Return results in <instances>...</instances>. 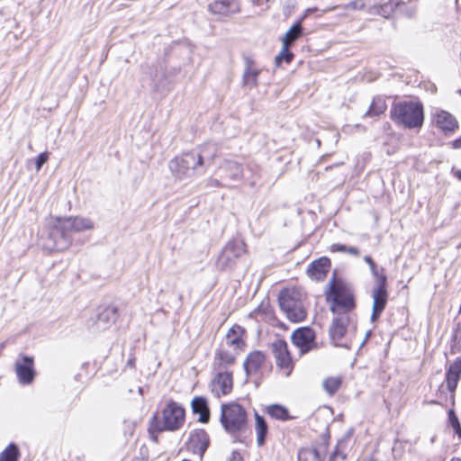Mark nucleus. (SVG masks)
Segmentation results:
<instances>
[{
    "mask_svg": "<svg viewBox=\"0 0 461 461\" xmlns=\"http://www.w3.org/2000/svg\"><path fill=\"white\" fill-rule=\"evenodd\" d=\"M365 7L364 0H353L345 5L346 10H361Z\"/></svg>",
    "mask_w": 461,
    "mask_h": 461,
    "instance_id": "obj_38",
    "label": "nucleus"
},
{
    "mask_svg": "<svg viewBox=\"0 0 461 461\" xmlns=\"http://www.w3.org/2000/svg\"><path fill=\"white\" fill-rule=\"evenodd\" d=\"M236 354L230 352L224 348L217 351L214 360V369L217 371H224L229 366L234 364Z\"/></svg>",
    "mask_w": 461,
    "mask_h": 461,
    "instance_id": "obj_25",
    "label": "nucleus"
},
{
    "mask_svg": "<svg viewBox=\"0 0 461 461\" xmlns=\"http://www.w3.org/2000/svg\"><path fill=\"white\" fill-rule=\"evenodd\" d=\"M267 366L266 355L259 350L250 352L243 363V367L248 376L261 375Z\"/></svg>",
    "mask_w": 461,
    "mask_h": 461,
    "instance_id": "obj_14",
    "label": "nucleus"
},
{
    "mask_svg": "<svg viewBox=\"0 0 461 461\" xmlns=\"http://www.w3.org/2000/svg\"><path fill=\"white\" fill-rule=\"evenodd\" d=\"M94 224L84 217H56L43 247L50 251H64L72 243V234L93 229Z\"/></svg>",
    "mask_w": 461,
    "mask_h": 461,
    "instance_id": "obj_1",
    "label": "nucleus"
},
{
    "mask_svg": "<svg viewBox=\"0 0 461 461\" xmlns=\"http://www.w3.org/2000/svg\"><path fill=\"white\" fill-rule=\"evenodd\" d=\"M347 246L342 244H332L330 246V250L333 252H346Z\"/></svg>",
    "mask_w": 461,
    "mask_h": 461,
    "instance_id": "obj_40",
    "label": "nucleus"
},
{
    "mask_svg": "<svg viewBox=\"0 0 461 461\" xmlns=\"http://www.w3.org/2000/svg\"><path fill=\"white\" fill-rule=\"evenodd\" d=\"M432 122L445 133L453 132L458 126L454 115L440 109H436L433 112Z\"/></svg>",
    "mask_w": 461,
    "mask_h": 461,
    "instance_id": "obj_15",
    "label": "nucleus"
},
{
    "mask_svg": "<svg viewBox=\"0 0 461 461\" xmlns=\"http://www.w3.org/2000/svg\"><path fill=\"white\" fill-rule=\"evenodd\" d=\"M341 378L339 376L328 377L323 380L322 387L330 395L334 394L341 385Z\"/></svg>",
    "mask_w": 461,
    "mask_h": 461,
    "instance_id": "obj_32",
    "label": "nucleus"
},
{
    "mask_svg": "<svg viewBox=\"0 0 461 461\" xmlns=\"http://www.w3.org/2000/svg\"><path fill=\"white\" fill-rule=\"evenodd\" d=\"M298 461H322L317 449L303 448L298 453Z\"/></svg>",
    "mask_w": 461,
    "mask_h": 461,
    "instance_id": "obj_33",
    "label": "nucleus"
},
{
    "mask_svg": "<svg viewBox=\"0 0 461 461\" xmlns=\"http://www.w3.org/2000/svg\"><path fill=\"white\" fill-rule=\"evenodd\" d=\"M398 5V2H393V1H390L389 3H386L384 5V6L382 7V9L386 12L388 8H390L391 10H393V5Z\"/></svg>",
    "mask_w": 461,
    "mask_h": 461,
    "instance_id": "obj_46",
    "label": "nucleus"
},
{
    "mask_svg": "<svg viewBox=\"0 0 461 461\" xmlns=\"http://www.w3.org/2000/svg\"><path fill=\"white\" fill-rule=\"evenodd\" d=\"M303 32L301 22L295 23L283 36L282 45L292 46L299 39Z\"/></svg>",
    "mask_w": 461,
    "mask_h": 461,
    "instance_id": "obj_27",
    "label": "nucleus"
},
{
    "mask_svg": "<svg viewBox=\"0 0 461 461\" xmlns=\"http://www.w3.org/2000/svg\"><path fill=\"white\" fill-rule=\"evenodd\" d=\"M370 270H371V272H372L373 276H375V277L377 278V284H378V283H379V277H380L381 276H384V274H381V275L379 274V272H378V269H377V267H376L375 263L374 264V267H370Z\"/></svg>",
    "mask_w": 461,
    "mask_h": 461,
    "instance_id": "obj_44",
    "label": "nucleus"
},
{
    "mask_svg": "<svg viewBox=\"0 0 461 461\" xmlns=\"http://www.w3.org/2000/svg\"><path fill=\"white\" fill-rule=\"evenodd\" d=\"M315 334L310 328H300L292 335L293 343L298 347L302 353L308 352L314 342Z\"/></svg>",
    "mask_w": 461,
    "mask_h": 461,
    "instance_id": "obj_16",
    "label": "nucleus"
},
{
    "mask_svg": "<svg viewBox=\"0 0 461 461\" xmlns=\"http://www.w3.org/2000/svg\"><path fill=\"white\" fill-rule=\"evenodd\" d=\"M271 350L277 367L288 376L293 370V360L287 343L277 339L271 344Z\"/></svg>",
    "mask_w": 461,
    "mask_h": 461,
    "instance_id": "obj_11",
    "label": "nucleus"
},
{
    "mask_svg": "<svg viewBox=\"0 0 461 461\" xmlns=\"http://www.w3.org/2000/svg\"><path fill=\"white\" fill-rule=\"evenodd\" d=\"M267 412L276 420H288L292 419L289 415L288 410L280 404H272L267 407Z\"/></svg>",
    "mask_w": 461,
    "mask_h": 461,
    "instance_id": "obj_31",
    "label": "nucleus"
},
{
    "mask_svg": "<svg viewBox=\"0 0 461 461\" xmlns=\"http://www.w3.org/2000/svg\"><path fill=\"white\" fill-rule=\"evenodd\" d=\"M458 93L461 95V90H459Z\"/></svg>",
    "mask_w": 461,
    "mask_h": 461,
    "instance_id": "obj_52",
    "label": "nucleus"
},
{
    "mask_svg": "<svg viewBox=\"0 0 461 461\" xmlns=\"http://www.w3.org/2000/svg\"><path fill=\"white\" fill-rule=\"evenodd\" d=\"M448 421L455 432L461 437V425L454 410L448 411Z\"/></svg>",
    "mask_w": 461,
    "mask_h": 461,
    "instance_id": "obj_37",
    "label": "nucleus"
},
{
    "mask_svg": "<svg viewBox=\"0 0 461 461\" xmlns=\"http://www.w3.org/2000/svg\"><path fill=\"white\" fill-rule=\"evenodd\" d=\"M19 449L15 444H10L0 453V461H18Z\"/></svg>",
    "mask_w": 461,
    "mask_h": 461,
    "instance_id": "obj_34",
    "label": "nucleus"
},
{
    "mask_svg": "<svg viewBox=\"0 0 461 461\" xmlns=\"http://www.w3.org/2000/svg\"><path fill=\"white\" fill-rule=\"evenodd\" d=\"M245 252V244L241 241H230L222 249L217 258V266L224 270L235 265L236 259Z\"/></svg>",
    "mask_w": 461,
    "mask_h": 461,
    "instance_id": "obj_10",
    "label": "nucleus"
},
{
    "mask_svg": "<svg viewBox=\"0 0 461 461\" xmlns=\"http://www.w3.org/2000/svg\"><path fill=\"white\" fill-rule=\"evenodd\" d=\"M244 71L242 74V85L248 88H255L258 85V77L261 69L255 66L254 60L250 57H244Z\"/></svg>",
    "mask_w": 461,
    "mask_h": 461,
    "instance_id": "obj_18",
    "label": "nucleus"
},
{
    "mask_svg": "<svg viewBox=\"0 0 461 461\" xmlns=\"http://www.w3.org/2000/svg\"><path fill=\"white\" fill-rule=\"evenodd\" d=\"M373 308H372V321H376L381 313L384 312L387 303V291H386V276H381L379 283L374 287L372 291Z\"/></svg>",
    "mask_w": 461,
    "mask_h": 461,
    "instance_id": "obj_12",
    "label": "nucleus"
},
{
    "mask_svg": "<svg viewBox=\"0 0 461 461\" xmlns=\"http://www.w3.org/2000/svg\"><path fill=\"white\" fill-rule=\"evenodd\" d=\"M48 158V152H42L37 157L35 161V167L37 171H39L41 168V167L47 162Z\"/></svg>",
    "mask_w": 461,
    "mask_h": 461,
    "instance_id": "obj_39",
    "label": "nucleus"
},
{
    "mask_svg": "<svg viewBox=\"0 0 461 461\" xmlns=\"http://www.w3.org/2000/svg\"><path fill=\"white\" fill-rule=\"evenodd\" d=\"M290 46L283 45L280 53L276 57V63L280 65L283 60L290 63L294 58V54L289 50Z\"/></svg>",
    "mask_w": 461,
    "mask_h": 461,
    "instance_id": "obj_36",
    "label": "nucleus"
},
{
    "mask_svg": "<svg viewBox=\"0 0 461 461\" xmlns=\"http://www.w3.org/2000/svg\"><path fill=\"white\" fill-rule=\"evenodd\" d=\"M330 267V261L328 258H320L313 261L308 267V276L316 281L323 280Z\"/></svg>",
    "mask_w": 461,
    "mask_h": 461,
    "instance_id": "obj_19",
    "label": "nucleus"
},
{
    "mask_svg": "<svg viewBox=\"0 0 461 461\" xmlns=\"http://www.w3.org/2000/svg\"><path fill=\"white\" fill-rule=\"evenodd\" d=\"M342 443H343L342 441H339V442L338 443L337 447H336L335 451L333 452V455H332V456H330V461H333V460H334V458H335L337 456H340V452H339V447H340V445H341ZM341 456H342V458H345V457H346V456H345L344 454H341Z\"/></svg>",
    "mask_w": 461,
    "mask_h": 461,
    "instance_id": "obj_43",
    "label": "nucleus"
},
{
    "mask_svg": "<svg viewBox=\"0 0 461 461\" xmlns=\"http://www.w3.org/2000/svg\"><path fill=\"white\" fill-rule=\"evenodd\" d=\"M219 169L225 173V176H221L222 180L240 181L242 179V167L238 162L224 160Z\"/></svg>",
    "mask_w": 461,
    "mask_h": 461,
    "instance_id": "obj_22",
    "label": "nucleus"
},
{
    "mask_svg": "<svg viewBox=\"0 0 461 461\" xmlns=\"http://www.w3.org/2000/svg\"><path fill=\"white\" fill-rule=\"evenodd\" d=\"M209 185L216 186V187L229 186V185L227 183H221L218 179H212V178L209 180Z\"/></svg>",
    "mask_w": 461,
    "mask_h": 461,
    "instance_id": "obj_42",
    "label": "nucleus"
},
{
    "mask_svg": "<svg viewBox=\"0 0 461 461\" xmlns=\"http://www.w3.org/2000/svg\"><path fill=\"white\" fill-rule=\"evenodd\" d=\"M334 314L335 317L329 330L330 339L335 346L348 348V345L341 343V340L346 335L348 328L350 325H354L355 314L345 312H342V314Z\"/></svg>",
    "mask_w": 461,
    "mask_h": 461,
    "instance_id": "obj_8",
    "label": "nucleus"
},
{
    "mask_svg": "<svg viewBox=\"0 0 461 461\" xmlns=\"http://www.w3.org/2000/svg\"><path fill=\"white\" fill-rule=\"evenodd\" d=\"M14 367L20 384L29 385L34 381L36 370L32 357L20 354L14 361Z\"/></svg>",
    "mask_w": 461,
    "mask_h": 461,
    "instance_id": "obj_9",
    "label": "nucleus"
},
{
    "mask_svg": "<svg viewBox=\"0 0 461 461\" xmlns=\"http://www.w3.org/2000/svg\"><path fill=\"white\" fill-rule=\"evenodd\" d=\"M328 299L332 302L330 310L333 313H353L356 307L352 290L341 282L333 280L330 283Z\"/></svg>",
    "mask_w": 461,
    "mask_h": 461,
    "instance_id": "obj_5",
    "label": "nucleus"
},
{
    "mask_svg": "<svg viewBox=\"0 0 461 461\" xmlns=\"http://www.w3.org/2000/svg\"><path fill=\"white\" fill-rule=\"evenodd\" d=\"M363 461H375L373 458H366V459H364Z\"/></svg>",
    "mask_w": 461,
    "mask_h": 461,
    "instance_id": "obj_51",
    "label": "nucleus"
},
{
    "mask_svg": "<svg viewBox=\"0 0 461 461\" xmlns=\"http://www.w3.org/2000/svg\"><path fill=\"white\" fill-rule=\"evenodd\" d=\"M364 260L369 265V267H374L375 262L370 256H365Z\"/></svg>",
    "mask_w": 461,
    "mask_h": 461,
    "instance_id": "obj_47",
    "label": "nucleus"
},
{
    "mask_svg": "<svg viewBox=\"0 0 461 461\" xmlns=\"http://www.w3.org/2000/svg\"><path fill=\"white\" fill-rule=\"evenodd\" d=\"M390 116L396 124L403 128L419 130L424 122L423 105L420 102H398L392 106Z\"/></svg>",
    "mask_w": 461,
    "mask_h": 461,
    "instance_id": "obj_2",
    "label": "nucleus"
},
{
    "mask_svg": "<svg viewBox=\"0 0 461 461\" xmlns=\"http://www.w3.org/2000/svg\"><path fill=\"white\" fill-rule=\"evenodd\" d=\"M387 105L385 101L381 97H375L371 103L369 109L364 114V117H377L384 113Z\"/></svg>",
    "mask_w": 461,
    "mask_h": 461,
    "instance_id": "obj_29",
    "label": "nucleus"
},
{
    "mask_svg": "<svg viewBox=\"0 0 461 461\" xmlns=\"http://www.w3.org/2000/svg\"><path fill=\"white\" fill-rule=\"evenodd\" d=\"M455 176L456 177L461 181V170H457L456 173H455Z\"/></svg>",
    "mask_w": 461,
    "mask_h": 461,
    "instance_id": "obj_49",
    "label": "nucleus"
},
{
    "mask_svg": "<svg viewBox=\"0 0 461 461\" xmlns=\"http://www.w3.org/2000/svg\"><path fill=\"white\" fill-rule=\"evenodd\" d=\"M256 433H257V443L258 446H263L266 440V437L267 434V424L265 419L259 414L256 413Z\"/></svg>",
    "mask_w": 461,
    "mask_h": 461,
    "instance_id": "obj_28",
    "label": "nucleus"
},
{
    "mask_svg": "<svg viewBox=\"0 0 461 461\" xmlns=\"http://www.w3.org/2000/svg\"><path fill=\"white\" fill-rule=\"evenodd\" d=\"M346 252L356 257L359 256V250L355 247H347Z\"/></svg>",
    "mask_w": 461,
    "mask_h": 461,
    "instance_id": "obj_45",
    "label": "nucleus"
},
{
    "mask_svg": "<svg viewBox=\"0 0 461 461\" xmlns=\"http://www.w3.org/2000/svg\"><path fill=\"white\" fill-rule=\"evenodd\" d=\"M450 461H461L459 457H453Z\"/></svg>",
    "mask_w": 461,
    "mask_h": 461,
    "instance_id": "obj_50",
    "label": "nucleus"
},
{
    "mask_svg": "<svg viewBox=\"0 0 461 461\" xmlns=\"http://www.w3.org/2000/svg\"><path fill=\"white\" fill-rule=\"evenodd\" d=\"M221 423L230 433L240 432L247 426V412L244 408L235 402L223 404L220 418Z\"/></svg>",
    "mask_w": 461,
    "mask_h": 461,
    "instance_id": "obj_7",
    "label": "nucleus"
},
{
    "mask_svg": "<svg viewBox=\"0 0 461 461\" xmlns=\"http://www.w3.org/2000/svg\"><path fill=\"white\" fill-rule=\"evenodd\" d=\"M191 406L193 412L199 415V422L207 423L210 420V410L204 397L198 396L194 398Z\"/></svg>",
    "mask_w": 461,
    "mask_h": 461,
    "instance_id": "obj_24",
    "label": "nucleus"
},
{
    "mask_svg": "<svg viewBox=\"0 0 461 461\" xmlns=\"http://www.w3.org/2000/svg\"><path fill=\"white\" fill-rule=\"evenodd\" d=\"M461 375V358L456 359L450 365L447 369L446 380L447 386L450 392H454L456 388L457 382Z\"/></svg>",
    "mask_w": 461,
    "mask_h": 461,
    "instance_id": "obj_26",
    "label": "nucleus"
},
{
    "mask_svg": "<svg viewBox=\"0 0 461 461\" xmlns=\"http://www.w3.org/2000/svg\"><path fill=\"white\" fill-rule=\"evenodd\" d=\"M219 148L215 143H206L200 149V152L196 153L202 158V167L205 160L212 161L218 155Z\"/></svg>",
    "mask_w": 461,
    "mask_h": 461,
    "instance_id": "obj_30",
    "label": "nucleus"
},
{
    "mask_svg": "<svg viewBox=\"0 0 461 461\" xmlns=\"http://www.w3.org/2000/svg\"><path fill=\"white\" fill-rule=\"evenodd\" d=\"M118 318V310L114 306L100 308L96 319V327L99 330H105L115 322Z\"/></svg>",
    "mask_w": 461,
    "mask_h": 461,
    "instance_id": "obj_20",
    "label": "nucleus"
},
{
    "mask_svg": "<svg viewBox=\"0 0 461 461\" xmlns=\"http://www.w3.org/2000/svg\"><path fill=\"white\" fill-rule=\"evenodd\" d=\"M244 333L245 330L242 327L234 325L226 334L225 345L237 351L242 349L245 347Z\"/></svg>",
    "mask_w": 461,
    "mask_h": 461,
    "instance_id": "obj_21",
    "label": "nucleus"
},
{
    "mask_svg": "<svg viewBox=\"0 0 461 461\" xmlns=\"http://www.w3.org/2000/svg\"><path fill=\"white\" fill-rule=\"evenodd\" d=\"M453 148L461 149V137L459 139H456V140H454Z\"/></svg>",
    "mask_w": 461,
    "mask_h": 461,
    "instance_id": "obj_48",
    "label": "nucleus"
},
{
    "mask_svg": "<svg viewBox=\"0 0 461 461\" xmlns=\"http://www.w3.org/2000/svg\"><path fill=\"white\" fill-rule=\"evenodd\" d=\"M232 389V374L227 371H218L212 383V392L217 397L228 394Z\"/></svg>",
    "mask_w": 461,
    "mask_h": 461,
    "instance_id": "obj_17",
    "label": "nucleus"
},
{
    "mask_svg": "<svg viewBox=\"0 0 461 461\" xmlns=\"http://www.w3.org/2000/svg\"><path fill=\"white\" fill-rule=\"evenodd\" d=\"M209 10L212 14L227 16L238 13L239 6L235 0H219L211 4Z\"/></svg>",
    "mask_w": 461,
    "mask_h": 461,
    "instance_id": "obj_23",
    "label": "nucleus"
},
{
    "mask_svg": "<svg viewBox=\"0 0 461 461\" xmlns=\"http://www.w3.org/2000/svg\"><path fill=\"white\" fill-rule=\"evenodd\" d=\"M202 167V158L196 152L190 151L176 157L169 162V169L177 179L192 177Z\"/></svg>",
    "mask_w": 461,
    "mask_h": 461,
    "instance_id": "obj_6",
    "label": "nucleus"
},
{
    "mask_svg": "<svg viewBox=\"0 0 461 461\" xmlns=\"http://www.w3.org/2000/svg\"><path fill=\"white\" fill-rule=\"evenodd\" d=\"M210 444V438L204 429H198L190 432L186 447L189 451L199 456V460H203V456Z\"/></svg>",
    "mask_w": 461,
    "mask_h": 461,
    "instance_id": "obj_13",
    "label": "nucleus"
},
{
    "mask_svg": "<svg viewBox=\"0 0 461 461\" xmlns=\"http://www.w3.org/2000/svg\"><path fill=\"white\" fill-rule=\"evenodd\" d=\"M454 353L461 352V323L457 322L451 345Z\"/></svg>",
    "mask_w": 461,
    "mask_h": 461,
    "instance_id": "obj_35",
    "label": "nucleus"
},
{
    "mask_svg": "<svg viewBox=\"0 0 461 461\" xmlns=\"http://www.w3.org/2000/svg\"><path fill=\"white\" fill-rule=\"evenodd\" d=\"M161 419L154 415L149 422L150 432H161L164 430L176 431L185 423V411L177 402L169 401L161 412Z\"/></svg>",
    "mask_w": 461,
    "mask_h": 461,
    "instance_id": "obj_3",
    "label": "nucleus"
},
{
    "mask_svg": "<svg viewBox=\"0 0 461 461\" xmlns=\"http://www.w3.org/2000/svg\"><path fill=\"white\" fill-rule=\"evenodd\" d=\"M281 310L287 319L293 322H301L307 316L306 308L303 300V294L297 289H285L278 296Z\"/></svg>",
    "mask_w": 461,
    "mask_h": 461,
    "instance_id": "obj_4",
    "label": "nucleus"
},
{
    "mask_svg": "<svg viewBox=\"0 0 461 461\" xmlns=\"http://www.w3.org/2000/svg\"><path fill=\"white\" fill-rule=\"evenodd\" d=\"M226 461H243L240 453L233 451Z\"/></svg>",
    "mask_w": 461,
    "mask_h": 461,
    "instance_id": "obj_41",
    "label": "nucleus"
}]
</instances>
